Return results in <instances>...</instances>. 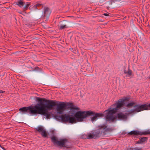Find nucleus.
<instances>
[{
	"label": "nucleus",
	"instance_id": "obj_19",
	"mask_svg": "<svg viewBox=\"0 0 150 150\" xmlns=\"http://www.w3.org/2000/svg\"><path fill=\"white\" fill-rule=\"evenodd\" d=\"M124 73L125 74H127L128 75V76H129L132 75V71L130 69H129L127 71H125Z\"/></svg>",
	"mask_w": 150,
	"mask_h": 150
},
{
	"label": "nucleus",
	"instance_id": "obj_5",
	"mask_svg": "<svg viewBox=\"0 0 150 150\" xmlns=\"http://www.w3.org/2000/svg\"><path fill=\"white\" fill-rule=\"evenodd\" d=\"M94 113L91 111H77L74 115V117L76 121V120L79 122L83 121L84 119L87 117L90 116L91 115H93Z\"/></svg>",
	"mask_w": 150,
	"mask_h": 150
},
{
	"label": "nucleus",
	"instance_id": "obj_1",
	"mask_svg": "<svg viewBox=\"0 0 150 150\" xmlns=\"http://www.w3.org/2000/svg\"><path fill=\"white\" fill-rule=\"evenodd\" d=\"M35 100L39 103L35 106H30L20 108L19 110L24 113H28L32 115L40 114L45 115L47 119L50 118V115L47 110H51L55 106L57 102L53 100H46L45 98H41L35 97Z\"/></svg>",
	"mask_w": 150,
	"mask_h": 150
},
{
	"label": "nucleus",
	"instance_id": "obj_8",
	"mask_svg": "<svg viewBox=\"0 0 150 150\" xmlns=\"http://www.w3.org/2000/svg\"><path fill=\"white\" fill-rule=\"evenodd\" d=\"M128 134L129 135H146L149 134V130L143 132H140L138 130L132 131L129 133Z\"/></svg>",
	"mask_w": 150,
	"mask_h": 150
},
{
	"label": "nucleus",
	"instance_id": "obj_22",
	"mask_svg": "<svg viewBox=\"0 0 150 150\" xmlns=\"http://www.w3.org/2000/svg\"><path fill=\"white\" fill-rule=\"evenodd\" d=\"M146 105V110H150V103L149 104H145Z\"/></svg>",
	"mask_w": 150,
	"mask_h": 150
},
{
	"label": "nucleus",
	"instance_id": "obj_2",
	"mask_svg": "<svg viewBox=\"0 0 150 150\" xmlns=\"http://www.w3.org/2000/svg\"><path fill=\"white\" fill-rule=\"evenodd\" d=\"M126 98L124 99H120L111 105V107L108 108L104 111L106 114L105 118L107 121L113 122L115 120V116L113 115L118 110L122 107L124 104V101L126 100Z\"/></svg>",
	"mask_w": 150,
	"mask_h": 150
},
{
	"label": "nucleus",
	"instance_id": "obj_17",
	"mask_svg": "<svg viewBox=\"0 0 150 150\" xmlns=\"http://www.w3.org/2000/svg\"><path fill=\"white\" fill-rule=\"evenodd\" d=\"M40 133L42 136L44 137H46L47 136V133L45 129L42 132Z\"/></svg>",
	"mask_w": 150,
	"mask_h": 150
},
{
	"label": "nucleus",
	"instance_id": "obj_14",
	"mask_svg": "<svg viewBox=\"0 0 150 150\" xmlns=\"http://www.w3.org/2000/svg\"><path fill=\"white\" fill-rule=\"evenodd\" d=\"M50 139L52 142L53 143L54 145H56L58 141L57 137L54 136H52L50 137Z\"/></svg>",
	"mask_w": 150,
	"mask_h": 150
},
{
	"label": "nucleus",
	"instance_id": "obj_9",
	"mask_svg": "<svg viewBox=\"0 0 150 150\" xmlns=\"http://www.w3.org/2000/svg\"><path fill=\"white\" fill-rule=\"evenodd\" d=\"M128 116V114L123 113L122 112H120L118 113L115 117V120L117 118L119 120H127Z\"/></svg>",
	"mask_w": 150,
	"mask_h": 150
},
{
	"label": "nucleus",
	"instance_id": "obj_20",
	"mask_svg": "<svg viewBox=\"0 0 150 150\" xmlns=\"http://www.w3.org/2000/svg\"><path fill=\"white\" fill-rule=\"evenodd\" d=\"M67 27V26L66 25L61 24L59 26V29L60 30H62V29L66 28Z\"/></svg>",
	"mask_w": 150,
	"mask_h": 150
},
{
	"label": "nucleus",
	"instance_id": "obj_12",
	"mask_svg": "<svg viewBox=\"0 0 150 150\" xmlns=\"http://www.w3.org/2000/svg\"><path fill=\"white\" fill-rule=\"evenodd\" d=\"M94 114L93 115H91V116H94L91 118V120L93 121H94L96 120V118L98 117H100L103 116L104 115L102 113H95L94 112H93Z\"/></svg>",
	"mask_w": 150,
	"mask_h": 150
},
{
	"label": "nucleus",
	"instance_id": "obj_4",
	"mask_svg": "<svg viewBox=\"0 0 150 150\" xmlns=\"http://www.w3.org/2000/svg\"><path fill=\"white\" fill-rule=\"evenodd\" d=\"M105 128L102 127L97 130L91 132V133L85 134L82 136V138L85 139H96L100 137L102 132H104Z\"/></svg>",
	"mask_w": 150,
	"mask_h": 150
},
{
	"label": "nucleus",
	"instance_id": "obj_28",
	"mask_svg": "<svg viewBox=\"0 0 150 150\" xmlns=\"http://www.w3.org/2000/svg\"><path fill=\"white\" fill-rule=\"evenodd\" d=\"M149 134H150V131H149Z\"/></svg>",
	"mask_w": 150,
	"mask_h": 150
},
{
	"label": "nucleus",
	"instance_id": "obj_7",
	"mask_svg": "<svg viewBox=\"0 0 150 150\" xmlns=\"http://www.w3.org/2000/svg\"><path fill=\"white\" fill-rule=\"evenodd\" d=\"M146 104L137 105L134 106L135 109L134 110H132L130 112V113H134L135 112H139L144 110H146L145 109Z\"/></svg>",
	"mask_w": 150,
	"mask_h": 150
},
{
	"label": "nucleus",
	"instance_id": "obj_11",
	"mask_svg": "<svg viewBox=\"0 0 150 150\" xmlns=\"http://www.w3.org/2000/svg\"><path fill=\"white\" fill-rule=\"evenodd\" d=\"M68 142V140L67 139H62L60 141H58L56 145L60 146L69 148V147H67L65 146L66 145V143Z\"/></svg>",
	"mask_w": 150,
	"mask_h": 150
},
{
	"label": "nucleus",
	"instance_id": "obj_6",
	"mask_svg": "<svg viewBox=\"0 0 150 150\" xmlns=\"http://www.w3.org/2000/svg\"><path fill=\"white\" fill-rule=\"evenodd\" d=\"M55 118L57 119L61 120L62 122H69L70 123H76L75 118L69 115L64 114L61 116H56Z\"/></svg>",
	"mask_w": 150,
	"mask_h": 150
},
{
	"label": "nucleus",
	"instance_id": "obj_13",
	"mask_svg": "<svg viewBox=\"0 0 150 150\" xmlns=\"http://www.w3.org/2000/svg\"><path fill=\"white\" fill-rule=\"evenodd\" d=\"M147 138L146 137H143L140 138L139 140L137 142V144H142L147 141Z\"/></svg>",
	"mask_w": 150,
	"mask_h": 150
},
{
	"label": "nucleus",
	"instance_id": "obj_27",
	"mask_svg": "<svg viewBox=\"0 0 150 150\" xmlns=\"http://www.w3.org/2000/svg\"><path fill=\"white\" fill-rule=\"evenodd\" d=\"M0 147H1V148L3 149H4V147H2V146L0 144Z\"/></svg>",
	"mask_w": 150,
	"mask_h": 150
},
{
	"label": "nucleus",
	"instance_id": "obj_26",
	"mask_svg": "<svg viewBox=\"0 0 150 150\" xmlns=\"http://www.w3.org/2000/svg\"><path fill=\"white\" fill-rule=\"evenodd\" d=\"M103 15L105 16H108V13H105L103 14Z\"/></svg>",
	"mask_w": 150,
	"mask_h": 150
},
{
	"label": "nucleus",
	"instance_id": "obj_15",
	"mask_svg": "<svg viewBox=\"0 0 150 150\" xmlns=\"http://www.w3.org/2000/svg\"><path fill=\"white\" fill-rule=\"evenodd\" d=\"M16 4L19 6L22 7L25 5V3L23 0H19L18 1L16 2Z\"/></svg>",
	"mask_w": 150,
	"mask_h": 150
},
{
	"label": "nucleus",
	"instance_id": "obj_21",
	"mask_svg": "<svg viewBox=\"0 0 150 150\" xmlns=\"http://www.w3.org/2000/svg\"><path fill=\"white\" fill-rule=\"evenodd\" d=\"M30 3L29 2H27L25 4V6L23 7V8L25 10H26L28 9L30 5Z\"/></svg>",
	"mask_w": 150,
	"mask_h": 150
},
{
	"label": "nucleus",
	"instance_id": "obj_18",
	"mask_svg": "<svg viewBox=\"0 0 150 150\" xmlns=\"http://www.w3.org/2000/svg\"><path fill=\"white\" fill-rule=\"evenodd\" d=\"M136 104V103L135 102H132L131 103H129L127 104L126 105V106L128 108H130L132 107L134 105H135Z\"/></svg>",
	"mask_w": 150,
	"mask_h": 150
},
{
	"label": "nucleus",
	"instance_id": "obj_3",
	"mask_svg": "<svg viewBox=\"0 0 150 150\" xmlns=\"http://www.w3.org/2000/svg\"><path fill=\"white\" fill-rule=\"evenodd\" d=\"M56 102V105L55 106H57L56 108L57 112L58 113L60 114H62L63 113L65 110L67 108V106H69L73 110H79V108L78 107L73 106L72 103L60 102L59 103L57 104L58 102Z\"/></svg>",
	"mask_w": 150,
	"mask_h": 150
},
{
	"label": "nucleus",
	"instance_id": "obj_25",
	"mask_svg": "<svg viewBox=\"0 0 150 150\" xmlns=\"http://www.w3.org/2000/svg\"><path fill=\"white\" fill-rule=\"evenodd\" d=\"M5 91L2 90H0V93H4Z\"/></svg>",
	"mask_w": 150,
	"mask_h": 150
},
{
	"label": "nucleus",
	"instance_id": "obj_23",
	"mask_svg": "<svg viewBox=\"0 0 150 150\" xmlns=\"http://www.w3.org/2000/svg\"><path fill=\"white\" fill-rule=\"evenodd\" d=\"M142 149V148L136 147L131 148V150H141Z\"/></svg>",
	"mask_w": 150,
	"mask_h": 150
},
{
	"label": "nucleus",
	"instance_id": "obj_24",
	"mask_svg": "<svg viewBox=\"0 0 150 150\" xmlns=\"http://www.w3.org/2000/svg\"><path fill=\"white\" fill-rule=\"evenodd\" d=\"M40 6L41 5V4H37L35 5V6L36 7H37L38 6H40Z\"/></svg>",
	"mask_w": 150,
	"mask_h": 150
},
{
	"label": "nucleus",
	"instance_id": "obj_29",
	"mask_svg": "<svg viewBox=\"0 0 150 150\" xmlns=\"http://www.w3.org/2000/svg\"><path fill=\"white\" fill-rule=\"evenodd\" d=\"M149 78L150 79V77H149Z\"/></svg>",
	"mask_w": 150,
	"mask_h": 150
},
{
	"label": "nucleus",
	"instance_id": "obj_16",
	"mask_svg": "<svg viewBox=\"0 0 150 150\" xmlns=\"http://www.w3.org/2000/svg\"><path fill=\"white\" fill-rule=\"evenodd\" d=\"M36 130L38 131L39 132L41 133L43 130L45 129L44 128L41 126H38L36 128Z\"/></svg>",
	"mask_w": 150,
	"mask_h": 150
},
{
	"label": "nucleus",
	"instance_id": "obj_10",
	"mask_svg": "<svg viewBox=\"0 0 150 150\" xmlns=\"http://www.w3.org/2000/svg\"><path fill=\"white\" fill-rule=\"evenodd\" d=\"M51 13V11L48 7H44L42 11V17H45L46 16H49Z\"/></svg>",
	"mask_w": 150,
	"mask_h": 150
}]
</instances>
